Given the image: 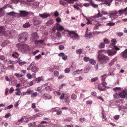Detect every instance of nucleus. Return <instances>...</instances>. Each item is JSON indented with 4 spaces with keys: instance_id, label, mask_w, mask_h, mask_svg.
Instances as JSON below:
<instances>
[{
    "instance_id": "4c0bfd02",
    "label": "nucleus",
    "mask_w": 127,
    "mask_h": 127,
    "mask_svg": "<svg viewBox=\"0 0 127 127\" xmlns=\"http://www.w3.org/2000/svg\"><path fill=\"white\" fill-rule=\"evenodd\" d=\"M82 69L77 70L76 71H74L73 74L74 75H75L77 74H80L81 73V71H82Z\"/></svg>"
},
{
    "instance_id": "1a4fd4ad",
    "label": "nucleus",
    "mask_w": 127,
    "mask_h": 127,
    "mask_svg": "<svg viewBox=\"0 0 127 127\" xmlns=\"http://www.w3.org/2000/svg\"><path fill=\"white\" fill-rule=\"evenodd\" d=\"M103 32H98L96 31H95L93 32H90L88 33V38H91L93 37V34H99L100 33H103Z\"/></svg>"
},
{
    "instance_id": "393cba45",
    "label": "nucleus",
    "mask_w": 127,
    "mask_h": 127,
    "mask_svg": "<svg viewBox=\"0 0 127 127\" xmlns=\"http://www.w3.org/2000/svg\"><path fill=\"white\" fill-rule=\"evenodd\" d=\"M19 55L18 54L17 52H15L12 54V56L14 58H17Z\"/></svg>"
},
{
    "instance_id": "58836bf2",
    "label": "nucleus",
    "mask_w": 127,
    "mask_h": 127,
    "mask_svg": "<svg viewBox=\"0 0 127 127\" xmlns=\"http://www.w3.org/2000/svg\"><path fill=\"white\" fill-rule=\"evenodd\" d=\"M104 43V44H108L110 43V41L108 40V39L107 38H104L103 39Z\"/></svg>"
},
{
    "instance_id": "9d476101",
    "label": "nucleus",
    "mask_w": 127,
    "mask_h": 127,
    "mask_svg": "<svg viewBox=\"0 0 127 127\" xmlns=\"http://www.w3.org/2000/svg\"><path fill=\"white\" fill-rule=\"evenodd\" d=\"M88 1L90 2L89 3H88V6L91 4V6L94 8H96L98 7V5L93 3L92 0H88Z\"/></svg>"
},
{
    "instance_id": "7c9ffc66",
    "label": "nucleus",
    "mask_w": 127,
    "mask_h": 127,
    "mask_svg": "<svg viewBox=\"0 0 127 127\" xmlns=\"http://www.w3.org/2000/svg\"><path fill=\"white\" fill-rule=\"evenodd\" d=\"M22 73H21V74L15 73L14 75L17 78H20L22 77L23 76V75H22Z\"/></svg>"
},
{
    "instance_id": "0e129e2a",
    "label": "nucleus",
    "mask_w": 127,
    "mask_h": 127,
    "mask_svg": "<svg viewBox=\"0 0 127 127\" xmlns=\"http://www.w3.org/2000/svg\"><path fill=\"white\" fill-rule=\"evenodd\" d=\"M113 49H114V50H116V51L117 50H120V48L114 45V48Z\"/></svg>"
},
{
    "instance_id": "c756f323",
    "label": "nucleus",
    "mask_w": 127,
    "mask_h": 127,
    "mask_svg": "<svg viewBox=\"0 0 127 127\" xmlns=\"http://www.w3.org/2000/svg\"><path fill=\"white\" fill-rule=\"evenodd\" d=\"M89 60L90 63L91 64L93 65H95V64L96 62L94 60L92 59L89 60V58H88V61Z\"/></svg>"
},
{
    "instance_id": "f3484780",
    "label": "nucleus",
    "mask_w": 127,
    "mask_h": 127,
    "mask_svg": "<svg viewBox=\"0 0 127 127\" xmlns=\"http://www.w3.org/2000/svg\"><path fill=\"white\" fill-rule=\"evenodd\" d=\"M11 32L10 31H7L4 33L5 36L6 37L8 38L9 37H10L11 35Z\"/></svg>"
},
{
    "instance_id": "4468645a",
    "label": "nucleus",
    "mask_w": 127,
    "mask_h": 127,
    "mask_svg": "<svg viewBox=\"0 0 127 127\" xmlns=\"http://www.w3.org/2000/svg\"><path fill=\"white\" fill-rule=\"evenodd\" d=\"M7 14L8 15H10L12 16H13L15 17H17V13H15L13 11H12L9 13H7Z\"/></svg>"
},
{
    "instance_id": "603ef678",
    "label": "nucleus",
    "mask_w": 127,
    "mask_h": 127,
    "mask_svg": "<svg viewBox=\"0 0 127 127\" xmlns=\"http://www.w3.org/2000/svg\"><path fill=\"white\" fill-rule=\"evenodd\" d=\"M56 35L58 37H59V38H60L61 37V34L60 33V32H59V30H58L57 32L56 33Z\"/></svg>"
},
{
    "instance_id": "7ed1b4c3",
    "label": "nucleus",
    "mask_w": 127,
    "mask_h": 127,
    "mask_svg": "<svg viewBox=\"0 0 127 127\" xmlns=\"http://www.w3.org/2000/svg\"><path fill=\"white\" fill-rule=\"evenodd\" d=\"M19 13H17V18L20 17H25L28 16L29 13V12L27 11L26 10H19Z\"/></svg>"
},
{
    "instance_id": "a19ab883",
    "label": "nucleus",
    "mask_w": 127,
    "mask_h": 127,
    "mask_svg": "<svg viewBox=\"0 0 127 127\" xmlns=\"http://www.w3.org/2000/svg\"><path fill=\"white\" fill-rule=\"evenodd\" d=\"M27 94L28 95H29L32 93L33 92V91L31 90L30 89H28L26 91Z\"/></svg>"
},
{
    "instance_id": "a878e982",
    "label": "nucleus",
    "mask_w": 127,
    "mask_h": 127,
    "mask_svg": "<svg viewBox=\"0 0 127 127\" xmlns=\"http://www.w3.org/2000/svg\"><path fill=\"white\" fill-rule=\"evenodd\" d=\"M21 1V0H11L10 1V2L11 3H14L16 4Z\"/></svg>"
},
{
    "instance_id": "6e6552de",
    "label": "nucleus",
    "mask_w": 127,
    "mask_h": 127,
    "mask_svg": "<svg viewBox=\"0 0 127 127\" xmlns=\"http://www.w3.org/2000/svg\"><path fill=\"white\" fill-rule=\"evenodd\" d=\"M21 50L24 51L29 50L30 49V47L29 46L26 44H24L20 45L19 48Z\"/></svg>"
},
{
    "instance_id": "bb28decb",
    "label": "nucleus",
    "mask_w": 127,
    "mask_h": 127,
    "mask_svg": "<svg viewBox=\"0 0 127 127\" xmlns=\"http://www.w3.org/2000/svg\"><path fill=\"white\" fill-rule=\"evenodd\" d=\"M111 45H115L116 44L117 41L115 39H113L111 40Z\"/></svg>"
},
{
    "instance_id": "a211bd4d",
    "label": "nucleus",
    "mask_w": 127,
    "mask_h": 127,
    "mask_svg": "<svg viewBox=\"0 0 127 127\" xmlns=\"http://www.w3.org/2000/svg\"><path fill=\"white\" fill-rule=\"evenodd\" d=\"M122 56L124 58H127V49H125L122 53Z\"/></svg>"
},
{
    "instance_id": "864d4df0",
    "label": "nucleus",
    "mask_w": 127,
    "mask_h": 127,
    "mask_svg": "<svg viewBox=\"0 0 127 127\" xmlns=\"http://www.w3.org/2000/svg\"><path fill=\"white\" fill-rule=\"evenodd\" d=\"M65 72L66 73H68L70 71V69L69 68H67L64 70Z\"/></svg>"
},
{
    "instance_id": "338daca9",
    "label": "nucleus",
    "mask_w": 127,
    "mask_h": 127,
    "mask_svg": "<svg viewBox=\"0 0 127 127\" xmlns=\"http://www.w3.org/2000/svg\"><path fill=\"white\" fill-rule=\"evenodd\" d=\"M14 91V89L13 87H11L9 90V92L10 93H12Z\"/></svg>"
},
{
    "instance_id": "69168bd1",
    "label": "nucleus",
    "mask_w": 127,
    "mask_h": 127,
    "mask_svg": "<svg viewBox=\"0 0 127 127\" xmlns=\"http://www.w3.org/2000/svg\"><path fill=\"white\" fill-rule=\"evenodd\" d=\"M35 58L37 60H38L39 59H40L41 57V56L40 54H39L38 55L36 56L35 57Z\"/></svg>"
},
{
    "instance_id": "20e7f679",
    "label": "nucleus",
    "mask_w": 127,
    "mask_h": 127,
    "mask_svg": "<svg viewBox=\"0 0 127 127\" xmlns=\"http://www.w3.org/2000/svg\"><path fill=\"white\" fill-rule=\"evenodd\" d=\"M66 31L68 32V34L70 35L69 37L73 39H74L76 37H79L78 34L76 33L74 31H69L68 30H67Z\"/></svg>"
},
{
    "instance_id": "f257e3e1",
    "label": "nucleus",
    "mask_w": 127,
    "mask_h": 127,
    "mask_svg": "<svg viewBox=\"0 0 127 127\" xmlns=\"http://www.w3.org/2000/svg\"><path fill=\"white\" fill-rule=\"evenodd\" d=\"M97 58L98 62L101 64H105L109 60V57L104 54H98Z\"/></svg>"
},
{
    "instance_id": "5fc2aeb1",
    "label": "nucleus",
    "mask_w": 127,
    "mask_h": 127,
    "mask_svg": "<svg viewBox=\"0 0 127 127\" xmlns=\"http://www.w3.org/2000/svg\"><path fill=\"white\" fill-rule=\"evenodd\" d=\"M26 76L29 79H31L32 78V75L30 73H28L27 74Z\"/></svg>"
},
{
    "instance_id": "79ce46f5",
    "label": "nucleus",
    "mask_w": 127,
    "mask_h": 127,
    "mask_svg": "<svg viewBox=\"0 0 127 127\" xmlns=\"http://www.w3.org/2000/svg\"><path fill=\"white\" fill-rule=\"evenodd\" d=\"M31 2H32V3H30L31 6H37L38 4L37 2H33V1Z\"/></svg>"
},
{
    "instance_id": "423d86ee",
    "label": "nucleus",
    "mask_w": 127,
    "mask_h": 127,
    "mask_svg": "<svg viewBox=\"0 0 127 127\" xmlns=\"http://www.w3.org/2000/svg\"><path fill=\"white\" fill-rule=\"evenodd\" d=\"M32 21L33 24L34 25H38L40 24L41 22L40 20V18L38 17H34Z\"/></svg>"
},
{
    "instance_id": "ea45409f",
    "label": "nucleus",
    "mask_w": 127,
    "mask_h": 127,
    "mask_svg": "<svg viewBox=\"0 0 127 127\" xmlns=\"http://www.w3.org/2000/svg\"><path fill=\"white\" fill-rule=\"evenodd\" d=\"M43 97L44 98H47L48 99H50L52 98V96L50 95H46L45 94L44 95Z\"/></svg>"
},
{
    "instance_id": "cd10ccee",
    "label": "nucleus",
    "mask_w": 127,
    "mask_h": 127,
    "mask_svg": "<svg viewBox=\"0 0 127 127\" xmlns=\"http://www.w3.org/2000/svg\"><path fill=\"white\" fill-rule=\"evenodd\" d=\"M15 91H17V92H15V93L16 95H21V91L19 89H16L15 90Z\"/></svg>"
},
{
    "instance_id": "052dcab7",
    "label": "nucleus",
    "mask_w": 127,
    "mask_h": 127,
    "mask_svg": "<svg viewBox=\"0 0 127 127\" xmlns=\"http://www.w3.org/2000/svg\"><path fill=\"white\" fill-rule=\"evenodd\" d=\"M60 3L61 5H64L66 4V2H64L63 1L61 0L60 1Z\"/></svg>"
},
{
    "instance_id": "13d9d810",
    "label": "nucleus",
    "mask_w": 127,
    "mask_h": 127,
    "mask_svg": "<svg viewBox=\"0 0 127 127\" xmlns=\"http://www.w3.org/2000/svg\"><path fill=\"white\" fill-rule=\"evenodd\" d=\"M64 46L63 45H60L59 46V49L60 50L64 49Z\"/></svg>"
},
{
    "instance_id": "f8f14e48",
    "label": "nucleus",
    "mask_w": 127,
    "mask_h": 127,
    "mask_svg": "<svg viewBox=\"0 0 127 127\" xmlns=\"http://www.w3.org/2000/svg\"><path fill=\"white\" fill-rule=\"evenodd\" d=\"M118 13V12L116 11H114L112 13H110V14L109 17L110 18H111L112 17L114 16L116 18H117L118 17V15H117Z\"/></svg>"
},
{
    "instance_id": "3c124183",
    "label": "nucleus",
    "mask_w": 127,
    "mask_h": 127,
    "mask_svg": "<svg viewBox=\"0 0 127 127\" xmlns=\"http://www.w3.org/2000/svg\"><path fill=\"white\" fill-rule=\"evenodd\" d=\"M98 79L97 77H95L93 78L91 80V82H92L96 81Z\"/></svg>"
},
{
    "instance_id": "680f3d73",
    "label": "nucleus",
    "mask_w": 127,
    "mask_h": 127,
    "mask_svg": "<svg viewBox=\"0 0 127 127\" xmlns=\"http://www.w3.org/2000/svg\"><path fill=\"white\" fill-rule=\"evenodd\" d=\"M54 74L55 76L57 77L59 75V72L57 71H55L54 72Z\"/></svg>"
},
{
    "instance_id": "2eb2a0df",
    "label": "nucleus",
    "mask_w": 127,
    "mask_h": 127,
    "mask_svg": "<svg viewBox=\"0 0 127 127\" xmlns=\"http://www.w3.org/2000/svg\"><path fill=\"white\" fill-rule=\"evenodd\" d=\"M31 70L32 72L36 73L38 71L39 68L36 66H32Z\"/></svg>"
},
{
    "instance_id": "f704fd0d",
    "label": "nucleus",
    "mask_w": 127,
    "mask_h": 127,
    "mask_svg": "<svg viewBox=\"0 0 127 127\" xmlns=\"http://www.w3.org/2000/svg\"><path fill=\"white\" fill-rule=\"evenodd\" d=\"M64 27L61 25H60L58 27L56 28V29L58 30V31L59 30V31H61L64 30Z\"/></svg>"
},
{
    "instance_id": "f03ea898",
    "label": "nucleus",
    "mask_w": 127,
    "mask_h": 127,
    "mask_svg": "<svg viewBox=\"0 0 127 127\" xmlns=\"http://www.w3.org/2000/svg\"><path fill=\"white\" fill-rule=\"evenodd\" d=\"M28 37V35L27 33L25 32L19 35L18 36V41L21 42H25Z\"/></svg>"
},
{
    "instance_id": "b1692460",
    "label": "nucleus",
    "mask_w": 127,
    "mask_h": 127,
    "mask_svg": "<svg viewBox=\"0 0 127 127\" xmlns=\"http://www.w3.org/2000/svg\"><path fill=\"white\" fill-rule=\"evenodd\" d=\"M5 60V56L2 55H0V60L3 61L4 62V63L5 62V61H6L7 60Z\"/></svg>"
},
{
    "instance_id": "4d7b16f0",
    "label": "nucleus",
    "mask_w": 127,
    "mask_h": 127,
    "mask_svg": "<svg viewBox=\"0 0 127 127\" xmlns=\"http://www.w3.org/2000/svg\"><path fill=\"white\" fill-rule=\"evenodd\" d=\"M106 74L104 75H103L101 76L102 78L101 79L102 81H105V79L106 78Z\"/></svg>"
},
{
    "instance_id": "37998d69",
    "label": "nucleus",
    "mask_w": 127,
    "mask_h": 127,
    "mask_svg": "<svg viewBox=\"0 0 127 127\" xmlns=\"http://www.w3.org/2000/svg\"><path fill=\"white\" fill-rule=\"evenodd\" d=\"M115 24V23L110 22L107 23L106 25L109 26H113Z\"/></svg>"
},
{
    "instance_id": "dca6fc26",
    "label": "nucleus",
    "mask_w": 127,
    "mask_h": 127,
    "mask_svg": "<svg viewBox=\"0 0 127 127\" xmlns=\"http://www.w3.org/2000/svg\"><path fill=\"white\" fill-rule=\"evenodd\" d=\"M40 16L43 18H45L50 16L49 14L46 13H44L43 14H39Z\"/></svg>"
},
{
    "instance_id": "6e6d98bb",
    "label": "nucleus",
    "mask_w": 127,
    "mask_h": 127,
    "mask_svg": "<svg viewBox=\"0 0 127 127\" xmlns=\"http://www.w3.org/2000/svg\"><path fill=\"white\" fill-rule=\"evenodd\" d=\"M118 12L119 14L120 15H121L123 13H125L123 9H121L119 10Z\"/></svg>"
},
{
    "instance_id": "c9c22d12",
    "label": "nucleus",
    "mask_w": 127,
    "mask_h": 127,
    "mask_svg": "<svg viewBox=\"0 0 127 127\" xmlns=\"http://www.w3.org/2000/svg\"><path fill=\"white\" fill-rule=\"evenodd\" d=\"M98 47L100 48H104L105 47V44L103 42H101L98 45Z\"/></svg>"
},
{
    "instance_id": "09e8293b",
    "label": "nucleus",
    "mask_w": 127,
    "mask_h": 127,
    "mask_svg": "<svg viewBox=\"0 0 127 127\" xmlns=\"http://www.w3.org/2000/svg\"><path fill=\"white\" fill-rule=\"evenodd\" d=\"M77 96L74 94H73L71 96V98L73 100H74L76 99Z\"/></svg>"
},
{
    "instance_id": "9b49d317",
    "label": "nucleus",
    "mask_w": 127,
    "mask_h": 127,
    "mask_svg": "<svg viewBox=\"0 0 127 127\" xmlns=\"http://www.w3.org/2000/svg\"><path fill=\"white\" fill-rule=\"evenodd\" d=\"M120 97L125 98L126 95H127V91L124 90L120 94Z\"/></svg>"
},
{
    "instance_id": "de8ad7c7",
    "label": "nucleus",
    "mask_w": 127,
    "mask_h": 127,
    "mask_svg": "<svg viewBox=\"0 0 127 127\" xmlns=\"http://www.w3.org/2000/svg\"><path fill=\"white\" fill-rule=\"evenodd\" d=\"M82 50L81 49H79L77 50L76 51V52L77 54H80L82 53Z\"/></svg>"
},
{
    "instance_id": "8fccbe9b",
    "label": "nucleus",
    "mask_w": 127,
    "mask_h": 127,
    "mask_svg": "<svg viewBox=\"0 0 127 127\" xmlns=\"http://www.w3.org/2000/svg\"><path fill=\"white\" fill-rule=\"evenodd\" d=\"M102 16V15L100 13L99 11V13L98 14L95 15L94 17L96 18H98L99 17H101Z\"/></svg>"
},
{
    "instance_id": "c03bdc74",
    "label": "nucleus",
    "mask_w": 127,
    "mask_h": 127,
    "mask_svg": "<svg viewBox=\"0 0 127 127\" xmlns=\"http://www.w3.org/2000/svg\"><path fill=\"white\" fill-rule=\"evenodd\" d=\"M45 90L49 92L51 91L52 90L50 86H48L45 87Z\"/></svg>"
},
{
    "instance_id": "4be33fe9",
    "label": "nucleus",
    "mask_w": 127,
    "mask_h": 127,
    "mask_svg": "<svg viewBox=\"0 0 127 127\" xmlns=\"http://www.w3.org/2000/svg\"><path fill=\"white\" fill-rule=\"evenodd\" d=\"M43 43H44V40H35L34 41V43L35 44H38L39 43H40L43 44Z\"/></svg>"
},
{
    "instance_id": "5701e85b",
    "label": "nucleus",
    "mask_w": 127,
    "mask_h": 127,
    "mask_svg": "<svg viewBox=\"0 0 127 127\" xmlns=\"http://www.w3.org/2000/svg\"><path fill=\"white\" fill-rule=\"evenodd\" d=\"M117 60V58L115 57L112 60L111 62L109 64V65L110 66H111L114 64V63Z\"/></svg>"
},
{
    "instance_id": "e2e57ef3",
    "label": "nucleus",
    "mask_w": 127,
    "mask_h": 127,
    "mask_svg": "<svg viewBox=\"0 0 127 127\" xmlns=\"http://www.w3.org/2000/svg\"><path fill=\"white\" fill-rule=\"evenodd\" d=\"M13 107V105L12 104H11L8 106L7 108H5V109L6 110V109H9L12 108Z\"/></svg>"
},
{
    "instance_id": "a18cd8bd",
    "label": "nucleus",
    "mask_w": 127,
    "mask_h": 127,
    "mask_svg": "<svg viewBox=\"0 0 127 127\" xmlns=\"http://www.w3.org/2000/svg\"><path fill=\"white\" fill-rule=\"evenodd\" d=\"M37 95V92H35L33 93L31 95V97H36Z\"/></svg>"
},
{
    "instance_id": "ddd939ff",
    "label": "nucleus",
    "mask_w": 127,
    "mask_h": 127,
    "mask_svg": "<svg viewBox=\"0 0 127 127\" xmlns=\"http://www.w3.org/2000/svg\"><path fill=\"white\" fill-rule=\"evenodd\" d=\"M98 89L100 91H104L106 90V87L103 86L100 84L98 85Z\"/></svg>"
},
{
    "instance_id": "2f4dec72",
    "label": "nucleus",
    "mask_w": 127,
    "mask_h": 127,
    "mask_svg": "<svg viewBox=\"0 0 127 127\" xmlns=\"http://www.w3.org/2000/svg\"><path fill=\"white\" fill-rule=\"evenodd\" d=\"M25 116H23L22 117L21 119L19 120L18 122L17 123V124H21L22 121H23L24 119H25Z\"/></svg>"
},
{
    "instance_id": "72a5a7b5",
    "label": "nucleus",
    "mask_w": 127,
    "mask_h": 127,
    "mask_svg": "<svg viewBox=\"0 0 127 127\" xmlns=\"http://www.w3.org/2000/svg\"><path fill=\"white\" fill-rule=\"evenodd\" d=\"M60 109L58 108H52L51 110V111L52 112H57L59 111Z\"/></svg>"
},
{
    "instance_id": "aec40b11",
    "label": "nucleus",
    "mask_w": 127,
    "mask_h": 127,
    "mask_svg": "<svg viewBox=\"0 0 127 127\" xmlns=\"http://www.w3.org/2000/svg\"><path fill=\"white\" fill-rule=\"evenodd\" d=\"M54 22L53 20H49L46 23V25L47 26H49L53 24Z\"/></svg>"
},
{
    "instance_id": "c85d7f7f",
    "label": "nucleus",
    "mask_w": 127,
    "mask_h": 127,
    "mask_svg": "<svg viewBox=\"0 0 127 127\" xmlns=\"http://www.w3.org/2000/svg\"><path fill=\"white\" fill-rule=\"evenodd\" d=\"M4 27L2 26H0V33H4Z\"/></svg>"
},
{
    "instance_id": "39448f33",
    "label": "nucleus",
    "mask_w": 127,
    "mask_h": 127,
    "mask_svg": "<svg viewBox=\"0 0 127 127\" xmlns=\"http://www.w3.org/2000/svg\"><path fill=\"white\" fill-rule=\"evenodd\" d=\"M103 2L100 4H105L107 6L109 7L110 6L111 3L113 1V0H95Z\"/></svg>"
},
{
    "instance_id": "0eeeda50",
    "label": "nucleus",
    "mask_w": 127,
    "mask_h": 127,
    "mask_svg": "<svg viewBox=\"0 0 127 127\" xmlns=\"http://www.w3.org/2000/svg\"><path fill=\"white\" fill-rule=\"evenodd\" d=\"M105 53H107L109 56H112L115 55L117 53V51L114 49L111 50H108L105 51Z\"/></svg>"
},
{
    "instance_id": "6ab92c4d",
    "label": "nucleus",
    "mask_w": 127,
    "mask_h": 127,
    "mask_svg": "<svg viewBox=\"0 0 127 127\" xmlns=\"http://www.w3.org/2000/svg\"><path fill=\"white\" fill-rule=\"evenodd\" d=\"M32 37L34 39H37L38 38L37 33L36 32L33 33L32 34Z\"/></svg>"
},
{
    "instance_id": "e433bc0d",
    "label": "nucleus",
    "mask_w": 127,
    "mask_h": 127,
    "mask_svg": "<svg viewBox=\"0 0 127 127\" xmlns=\"http://www.w3.org/2000/svg\"><path fill=\"white\" fill-rule=\"evenodd\" d=\"M31 26L30 24L29 23H26L25 24L23 25V27L25 28H27L30 27Z\"/></svg>"
},
{
    "instance_id": "473e14b6",
    "label": "nucleus",
    "mask_w": 127,
    "mask_h": 127,
    "mask_svg": "<svg viewBox=\"0 0 127 127\" xmlns=\"http://www.w3.org/2000/svg\"><path fill=\"white\" fill-rule=\"evenodd\" d=\"M115 99H118L120 98V94L115 93L113 95Z\"/></svg>"
},
{
    "instance_id": "774afa93",
    "label": "nucleus",
    "mask_w": 127,
    "mask_h": 127,
    "mask_svg": "<svg viewBox=\"0 0 127 127\" xmlns=\"http://www.w3.org/2000/svg\"><path fill=\"white\" fill-rule=\"evenodd\" d=\"M102 82H101V85L106 86L105 85L106 84V82H105V81H102Z\"/></svg>"
},
{
    "instance_id": "412c9836",
    "label": "nucleus",
    "mask_w": 127,
    "mask_h": 127,
    "mask_svg": "<svg viewBox=\"0 0 127 127\" xmlns=\"http://www.w3.org/2000/svg\"><path fill=\"white\" fill-rule=\"evenodd\" d=\"M66 95L64 93H63L61 95L60 97V98L61 99H63L64 98V97H65V99H67L68 98V97L67 96H66Z\"/></svg>"
},
{
    "instance_id": "49530a36",
    "label": "nucleus",
    "mask_w": 127,
    "mask_h": 127,
    "mask_svg": "<svg viewBox=\"0 0 127 127\" xmlns=\"http://www.w3.org/2000/svg\"><path fill=\"white\" fill-rule=\"evenodd\" d=\"M42 80V78L40 77H38L36 78V81L37 83H39Z\"/></svg>"
},
{
    "instance_id": "bf43d9fd",
    "label": "nucleus",
    "mask_w": 127,
    "mask_h": 127,
    "mask_svg": "<svg viewBox=\"0 0 127 127\" xmlns=\"http://www.w3.org/2000/svg\"><path fill=\"white\" fill-rule=\"evenodd\" d=\"M117 34L120 37L121 36H123V32H119L117 33Z\"/></svg>"
}]
</instances>
